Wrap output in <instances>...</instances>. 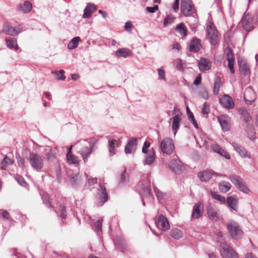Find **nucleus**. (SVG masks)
<instances>
[{"mask_svg":"<svg viewBox=\"0 0 258 258\" xmlns=\"http://www.w3.org/2000/svg\"><path fill=\"white\" fill-rule=\"evenodd\" d=\"M82 181L81 175L79 174H72L70 175V182L72 186L74 187L81 185L82 183Z\"/></svg>","mask_w":258,"mask_h":258,"instance_id":"obj_26","label":"nucleus"},{"mask_svg":"<svg viewBox=\"0 0 258 258\" xmlns=\"http://www.w3.org/2000/svg\"><path fill=\"white\" fill-rule=\"evenodd\" d=\"M96 9V6L94 4H89L84 10L83 17L84 18H89Z\"/></svg>","mask_w":258,"mask_h":258,"instance_id":"obj_29","label":"nucleus"},{"mask_svg":"<svg viewBox=\"0 0 258 258\" xmlns=\"http://www.w3.org/2000/svg\"><path fill=\"white\" fill-rule=\"evenodd\" d=\"M179 0H174L172 4V8L175 12H177L179 9Z\"/></svg>","mask_w":258,"mask_h":258,"instance_id":"obj_56","label":"nucleus"},{"mask_svg":"<svg viewBox=\"0 0 258 258\" xmlns=\"http://www.w3.org/2000/svg\"><path fill=\"white\" fill-rule=\"evenodd\" d=\"M147 11L150 13H153L155 12L158 9V5H154L153 7H147L146 8Z\"/></svg>","mask_w":258,"mask_h":258,"instance_id":"obj_58","label":"nucleus"},{"mask_svg":"<svg viewBox=\"0 0 258 258\" xmlns=\"http://www.w3.org/2000/svg\"><path fill=\"white\" fill-rule=\"evenodd\" d=\"M80 40V37H74L68 44L69 49L72 50L77 48Z\"/></svg>","mask_w":258,"mask_h":258,"instance_id":"obj_39","label":"nucleus"},{"mask_svg":"<svg viewBox=\"0 0 258 258\" xmlns=\"http://www.w3.org/2000/svg\"><path fill=\"white\" fill-rule=\"evenodd\" d=\"M159 79L166 81L165 73L162 68H159L157 70Z\"/></svg>","mask_w":258,"mask_h":258,"instance_id":"obj_53","label":"nucleus"},{"mask_svg":"<svg viewBox=\"0 0 258 258\" xmlns=\"http://www.w3.org/2000/svg\"><path fill=\"white\" fill-rule=\"evenodd\" d=\"M229 179L235 185V186L240 191L245 193L248 194L250 190L246 185V183L243 181V179L239 176L235 174H232L229 175Z\"/></svg>","mask_w":258,"mask_h":258,"instance_id":"obj_5","label":"nucleus"},{"mask_svg":"<svg viewBox=\"0 0 258 258\" xmlns=\"http://www.w3.org/2000/svg\"><path fill=\"white\" fill-rule=\"evenodd\" d=\"M99 187L100 199L103 203H104L108 200V194L106 192V189L105 186L101 183L99 184Z\"/></svg>","mask_w":258,"mask_h":258,"instance_id":"obj_31","label":"nucleus"},{"mask_svg":"<svg viewBox=\"0 0 258 258\" xmlns=\"http://www.w3.org/2000/svg\"><path fill=\"white\" fill-rule=\"evenodd\" d=\"M7 47L10 49L14 48L15 50L19 49V46L17 43V40L15 38L8 37L6 39Z\"/></svg>","mask_w":258,"mask_h":258,"instance_id":"obj_34","label":"nucleus"},{"mask_svg":"<svg viewBox=\"0 0 258 258\" xmlns=\"http://www.w3.org/2000/svg\"><path fill=\"white\" fill-rule=\"evenodd\" d=\"M199 68L201 71L209 70L211 67V62L207 58H202L198 63Z\"/></svg>","mask_w":258,"mask_h":258,"instance_id":"obj_24","label":"nucleus"},{"mask_svg":"<svg viewBox=\"0 0 258 258\" xmlns=\"http://www.w3.org/2000/svg\"><path fill=\"white\" fill-rule=\"evenodd\" d=\"M64 73V71L62 70H60L58 72L54 73L56 79L57 80H64L66 77L63 75Z\"/></svg>","mask_w":258,"mask_h":258,"instance_id":"obj_50","label":"nucleus"},{"mask_svg":"<svg viewBox=\"0 0 258 258\" xmlns=\"http://www.w3.org/2000/svg\"><path fill=\"white\" fill-rule=\"evenodd\" d=\"M60 211V217L62 218H65L66 216V207L63 205H60L59 208Z\"/></svg>","mask_w":258,"mask_h":258,"instance_id":"obj_55","label":"nucleus"},{"mask_svg":"<svg viewBox=\"0 0 258 258\" xmlns=\"http://www.w3.org/2000/svg\"><path fill=\"white\" fill-rule=\"evenodd\" d=\"M220 252L224 258H238L236 252L231 246L225 243H221Z\"/></svg>","mask_w":258,"mask_h":258,"instance_id":"obj_7","label":"nucleus"},{"mask_svg":"<svg viewBox=\"0 0 258 258\" xmlns=\"http://www.w3.org/2000/svg\"><path fill=\"white\" fill-rule=\"evenodd\" d=\"M95 142L90 143L87 140H81L74 144L76 150L81 155L84 163L88 161V158L92 154Z\"/></svg>","mask_w":258,"mask_h":258,"instance_id":"obj_1","label":"nucleus"},{"mask_svg":"<svg viewBox=\"0 0 258 258\" xmlns=\"http://www.w3.org/2000/svg\"><path fill=\"white\" fill-rule=\"evenodd\" d=\"M10 218L9 213L5 210H0V218H3L4 219L8 220Z\"/></svg>","mask_w":258,"mask_h":258,"instance_id":"obj_54","label":"nucleus"},{"mask_svg":"<svg viewBox=\"0 0 258 258\" xmlns=\"http://www.w3.org/2000/svg\"><path fill=\"white\" fill-rule=\"evenodd\" d=\"M219 102L223 107L227 109H232L234 106V103L232 98L228 95H223L219 99Z\"/></svg>","mask_w":258,"mask_h":258,"instance_id":"obj_15","label":"nucleus"},{"mask_svg":"<svg viewBox=\"0 0 258 258\" xmlns=\"http://www.w3.org/2000/svg\"><path fill=\"white\" fill-rule=\"evenodd\" d=\"M181 12L185 17L192 16L194 18L193 23H189L192 29L196 27L198 22V19L195 17L197 15L196 9L191 0H181L180 3Z\"/></svg>","mask_w":258,"mask_h":258,"instance_id":"obj_2","label":"nucleus"},{"mask_svg":"<svg viewBox=\"0 0 258 258\" xmlns=\"http://www.w3.org/2000/svg\"><path fill=\"white\" fill-rule=\"evenodd\" d=\"M176 30L182 36H186L187 35V30L183 23H181L176 26Z\"/></svg>","mask_w":258,"mask_h":258,"instance_id":"obj_40","label":"nucleus"},{"mask_svg":"<svg viewBox=\"0 0 258 258\" xmlns=\"http://www.w3.org/2000/svg\"><path fill=\"white\" fill-rule=\"evenodd\" d=\"M225 53L226 54V60L228 63V68L229 69L230 72L233 74L235 73L234 69L235 59L231 48L229 47H227L225 49Z\"/></svg>","mask_w":258,"mask_h":258,"instance_id":"obj_12","label":"nucleus"},{"mask_svg":"<svg viewBox=\"0 0 258 258\" xmlns=\"http://www.w3.org/2000/svg\"><path fill=\"white\" fill-rule=\"evenodd\" d=\"M211 148L214 152L218 153L225 159H230L229 154L226 150L221 148L219 145L213 144L211 146Z\"/></svg>","mask_w":258,"mask_h":258,"instance_id":"obj_21","label":"nucleus"},{"mask_svg":"<svg viewBox=\"0 0 258 258\" xmlns=\"http://www.w3.org/2000/svg\"><path fill=\"white\" fill-rule=\"evenodd\" d=\"M204 210L203 204L198 202L193 206L191 218L192 219H198L203 215Z\"/></svg>","mask_w":258,"mask_h":258,"instance_id":"obj_11","label":"nucleus"},{"mask_svg":"<svg viewBox=\"0 0 258 258\" xmlns=\"http://www.w3.org/2000/svg\"><path fill=\"white\" fill-rule=\"evenodd\" d=\"M227 227L231 236L233 239H238L242 237L243 232L237 222L230 220L228 222Z\"/></svg>","mask_w":258,"mask_h":258,"instance_id":"obj_3","label":"nucleus"},{"mask_svg":"<svg viewBox=\"0 0 258 258\" xmlns=\"http://www.w3.org/2000/svg\"><path fill=\"white\" fill-rule=\"evenodd\" d=\"M85 175L86 177V179H87V183L89 186L91 187L94 184L97 183V179L96 178H90L86 173H85Z\"/></svg>","mask_w":258,"mask_h":258,"instance_id":"obj_52","label":"nucleus"},{"mask_svg":"<svg viewBox=\"0 0 258 258\" xmlns=\"http://www.w3.org/2000/svg\"><path fill=\"white\" fill-rule=\"evenodd\" d=\"M15 28V32L16 34H15V36L17 35L19 33H20L23 29V27L21 25H18L16 27H14Z\"/></svg>","mask_w":258,"mask_h":258,"instance_id":"obj_62","label":"nucleus"},{"mask_svg":"<svg viewBox=\"0 0 258 258\" xmlns=\"http://www.w3.org/2000/svg\"><path fill=\"white\" fill-rule=\"evenodd\" d=\"M157 226L159 229L162 231H166L170 228L167 219L163 215L159 216L157 223Z\"/></svg>","mask_w":258,"mask_h":258,"instance_id":"obj_17","label":"nucleus"},{"mask_svg":"<svg viewBox=\"0 0 258 258\" xmlns=\"http://www.w3.org/2000/svg\"><path fill=\"white\" fill-rule=\"evenodd\" d=\"M108 142V148L109 155L110 156H113L117 152V150L115 147L118 146V141L115 139H113L111 141H109Z\"/></svg>","mask_w":258,"mask_h":258,"instance_id":"obj_32","label":"nucleus"},{"mask_svg":"<svg viewBox=\"0 0 258 258\" xmlns=\"http://www.w3.org/2000/svg\"><path fill=\"white\" fill-rule=\"evenodd\" d=\"M133 27V25L131 22H127L125 23L124 25V29L129 32L132 31V28Z\"/></svg>","mask_w":258,"mask_h":258,"instance_id":"obj_61","label":"nucleus"},{"mask_svg":"<svg viewBox=\"0 0 258 258\" xmlns=\"http://www.w3.org/2000/svg\"><path fill=\"white\" fill-rule=\"evenodd\" d=\"M211 196L213 199L219 201L222 204H225L226 203L225 198L215 192H212Z\"/></svg>","mask_w":258,"mask_h":258,"instance_id":"obj_46","label":"nucleus"},{"mask_svg":"<svg viewBox=\"0 0 258 258\" xmlns=\"http://www.w3.org/2000/svg\"><path fill=\"white\" fill-rule=\"evenodd\" d=\"M130 50L127 48H121L115 52V54L117 57H126L130 53Z\"/></svg>","mask_w":258,"mask_h":258,"instance_id":"obj_36","label":"nucleus"},{"mask_svg":"<svg viewBox=\"0 0 258 258\" xmlns=\"http://www.w3.org/2000/svg\"><path fill=\"white\" fill-rule=\"evenodd\" d=\"M18 166L21 168H24L25 166L24 159L21 157H17Z\"/></svg>","mask_w":258,"mask_h":258,"instance_id":"obj_59","label":"nucleus"},{"mask_svg":"<svg viewBox=\"0 0 258 258\" xmlns=\"http://www.w3.org/2000/svg\"><path fill=\"white\" fill-rule=\"evenodd\" d=\"M32 9V4L29 1H25L23 4H19L18 6V10L27 14L30 13Z\"/></svg>","mask_w":258,"mask_h":258,"instance_id":"obj_27","label":"nucleus"},{"mask_svg":"<svg viewBox=\"0 0 258 258\" xmlns=\"http://www.w3.org/2000/svg\"><path fill=\"white\" fill-rule=\"evenodd\" d=\"M241 23L243 28L246 31H250L254 27L253 18L251 15L249 14L245 15L243 17Z\"/></svg>","mask_w":258,"mask_h":258,"instance_id":"obj_14","label":"nucleus"},{"mask_svg":"<svg viewBox=\"0 0 258 258\" xmlns=\"http://www.w3.org/2000/svg\"><path fill=\"white\" fill-rule=\"evenodd\" d=\"M199 95L203 98L207 100L209 98V95L207 89L205 87H203L201 89Z\"/></svg>","mask_w":258,"mask_h":258,"instance_id":"obj_51","label":"nucleus"},{"mask_svg":"<svg viewBox=\"0 0 258 258\" xmlns=\"http://www.w3.org/2000/svg\"><path fill=\"white\" fill-rule=\"evenodd\" d=\"M181 118L180 117L179 115L176 114L175 115L172 119V129L174 132V136L176 135L179 127V123L180 122Z\"/></svg>","mask_w":258,"mask_h":258,"instance_id":"obj_33","label":"nucleus"},{"mask_svg":"<svg viewBox=\"0 0 258 258\" xmlns=\"http://www.w3.org/2000/svg\"><path fill=\"white\" fill-rule=\"evenodd\" d=\"M67 160L69 164H77L79 163L78 158L73 154L67 155Z\"/></svg>","mask_w":258,"mask_h":258,"instance_id":"obj_44","label":"nucleus"},{"mask_svg":"<svg viewBox=\"0 0 258 258\" xmlns=\"http://www.w3.org/2000/svg\"><path fill=\"white\" fill-rule=\"evenodd\" d=\"M169 167L176 174L181 173L184 169L183 165L178 158L171 159L169 163Z\"/></svg>","mask_w":258,"mask_h":258,"instance_id":"obj_9","label":"nucleus"},{"mask_svg":"<svg viewBox=\"0 0 258 258\" xmlns=\"http://www.w3.org/2000/svg\"><path fill=\"white\" fill-rule=\"evenodd\" d=\"M231 187V185L228 181H223L219 183V188L220 190L223 193H226L228 191Z\"/></svg>","mask_w":258,"mask_h":258,"instance_id":"obj_37","label":"nucleus"},{"mask_svg":"<svg viewBox=\"0 0 258 258\" xmlns=\"http://www.w3.org/2000/svg\"><path fill=\"white\" fill-rule=\"evenodd\" d=\"M232 145L241 157L251 158L250 154L247 152V150L243 147L236 143H233Z\"/></svg>","mask_w":258,"mask_h":258,"instance_id":"obj_18","label":"nucleus"},{"mask_svg":"<svg viewBox=\"0 0 258 258\" xmlns=\"http://www.w3.org/2000/svg\"><path fill=\"white\" fill-rule=\"evenodd\" d=\"M221 86V80L219 78H217L214 82L213 93L217 95L219 93V89Z\"/></svg>","mask_w":258,"mask_h":258,"instance_id":"obj_45","label":"nucleus"},{"mask_svg":"<svg viewBox=\"0 0 258 258\" xmlns=\"http://www.w3.org/2000/svg\"><path fill=\"white\" fill-rule=\"evenodd\" d=\"M175 18L171 15H168L165 18L163 21V25L164 26H167L169 25L172 23H173Z\"/></svg>","mask_w":258,"mask_h":258,"instance_id":"obj_49","label":"nucleus"},{"mask_svg":"<svg viewBox=\"0 0 258 258\" xmlns=\"http://www.w3.org/2000/svg\"><path fill=\"white\" fill-rule=\"evenodd\" d=\"M209 107L207 105V102H205L203 105L202 112L204 114H208L209 113Z\"/></svg>","mask_w":258,"mask_h":258,"instance_id":"obj_57","label":"nucleus"},{"mask_svg":"<svg viewBox=\"0 0 258 258\" xmlns=\"http://www.w3.org/2000/svg\"><path fill=\"white\" fill-rule=\"evenodd\" d=\"M218 174V173L214 172L212 170H206L200 172L198 176L202 181H207L211 179L213 175Z\"/></svg>","mask_w":258,"mask_h":258,"instance_id":"obj_23","label":"nucleus"},{"mask_svg":"<svg viewBox=\"0 0 258 258\" xmlns=\"http://www.w3.org/2000/svg\"><path fill=\"white\" fill-rule=\"evenodd\" d=\"M243 97L246 104L250 105L255 101L256 95L253 90L247 88L244 91Z\"/></svg>","mask_w":258,"mask_h":258,"instance_id":"obj_13","label":"nucleus"},{"mask_svg":"<svg viewBox=\"0 0 258 258\" xmlns=\"http://www.w3.org/2000/svg\"><path fill=\"white\" fill-rule=\"evenodd\" d=\"M29 161L33 170L40 171L43 168L44 161L42 156L37 153H30Z\"/></svg>","mask_w":258,"mask_h":258,"instance_id":"obj_4","label":"nucleus"},{"mask_svg":"<svg viewBox=\"0 0 258 258\" xmlns=\"http://www.w3.org/2000/svg\"><path fill=\"white\" fill-rule=\"evenodd\" d=\"M154 192L156 195V197L158 200H163L166 197V194L164 193L157 187H154Z\"/></svg>","mask_w":258,"mask_h":258,"instance_id":"obj_47","label":"nucleus"},{"mask_svg":"<svg viewBox=\"0 0 258 258\" xmlns=\"http://www.w3.org/2000/svg\"><path fill=\"white\" fill-rule=\"evenodd\" d=\"M215 234L217 236L219 242H221V243H223L222 241L224 240V238L223 237V234L222 232L220 231H216L215 232Z\"/></svg>","mask_w":258,"mask_h":258,"instance_id":"obj_60","label":"nucleus"},{"mask_svg":"<svg viewBox=\"0 0 258 258\" xmlns=\"http://www.w3.org/2000/svg\"><path fill=\"white\" fill-rule=\"evenodd\" d=\"M207 37L211 45H215L218 41V31L212 22H209L207 26Z\"/></svg>","mask_w":258,"mask_h":258,"instance_id":"obj_6","label":"nucleus"},{"mask_svg":"<svg viewBox=\"0 0 258 258\" xmlns=\"http://www.w3.org/2000/svg\"><path fill=\"white\" fill-rule=\"evenodd\" d=\"M45 152H46V159L48 162H52L56 159V150L52 149L50 147H45L44 148Z\"/></svg>","mask_w":258,"mask_h":258,"instance_id":"obj_25","label":"nucleus"},{"mask_svg":"<svg viewBox=\"0 0 258 258\" xmlns=\"http://www.w3.org/2000/svg\"><path fill=\"white\" fill-rule=\"evenodd\" d=\"M208 216L213 221H218L219 220V215L218 209L212 204H209L206 208Z\"/></svg>","mask_w":258,"mask_h":258,"instance_id":"obj_10","label":"nucleus"},{"mask_svg":"<svg viewBox=\"0 0 258 258\" xmlns=\"http://www.w3.org/2000/svg\"><path fill=\"white\" fill-rule=\"evenodd\" d=\"M137 147V139L133 138L130 140L125 147L124 152L126 154H133Z\"/></svg>","mask_w":258,"mask_h":258,"instance_id":"obj_22","label":"nucleus"},{"mask_svg":"<svg viewBox=\"0 0 258 258\" xmlns=\"http://www.w3.org/2000/svg\"><path fill=\"white\" fill-rule=\"evenodd\" d=\"M2 32L7 35L15 36V28L9 22H5L3 25Z\"/></svg>","mask_w":258,"mask_h":258,"instance_id":"obj_28","label":"nucleus"},{"mask_svg":"<svg viewBox=\"0 0 258 258\" xmlns=\"http://www.w3.org/2000/svg\"><path fill=\"white\" fill-rule=\"evenodd\" d=\"M128 180V175L126 174V170L125 169L120 175L119 178L118 179V184L119 185H123L127 183Z\"/></svg>","mask_w":258,"mask_h":258,"instance_id":"obj_41","label":"nucleus"},{"mask_svg":"<svg viewBox=\"0 0 258 258\" xmlns=\"http://www.w3.org/2000/svg\"><path fill=\"white\" fill-rule=\"evenodd\" d=\"M244 258H257L255 255L252 252H248L245 255Z\"/></svg>","mask_w":258,"mask_h":258,"instance_id":"obj_64","label":"nucleus"},{"mask_svg":"<svg viewBox=\"0 0 258 258\" xmlns=\"http://www.w3.org/2000/svg\"><path fill=\"white\" fill-rule=\"evenodd\" d=\"M161 152L166 155L171 154L174 149V145L172 140L169 138L163 139L160 145Z\"/></svg>","mask_w":258,"mask_h":258,"instance_id":"obj_8","label":"nucleus"},{"mask_svg":"<svg viewBox=\"0 0 258 258\" xmlns=\"http://www.w3.org/2000/svg\"><path fill=\"white\" fill-rule=\"evenodd\" d=\"M16 179L18 182L22 186H24L26 184V182L24 180V179L22 177H17Z\"/></svg>","mask_w":258,"mask_h":258,"instance_id":"obj_63","label":"nucleus"},{"mask_svg":"<svg viewBox=\"0 0 258 258\" xmlns=\"http://www.w3.org/2000/svg\"><path fill=\"white\" fill-rule=\"evenodd\" d=\"M42 199L43 201V203L46 205L47 207L53 208V207L52 205V203L50 201L49 198L47 195H43L42 196Z\"/></svg>","mask_w":258,"mask_h":258,"instance_id":"obj_48","label":"nucleus"},{"mask_svg":"<svg viewBox=\"0 0 258 258\" xmlns=\"http://www.w3.org/2000/svg\"><path fill=\"white\" fill-rule=\"evenodd\" d=\"M227 202L231 211L237 212L238 199L236 196H230L227 198Z\"/></svg>","mask_w":258,"mask_h":258,"instance_id":"obj_20","label":"nucleus"},{"mask_svg":"<svg viewBox=\"0 0 258 258\" xmlns=\"http://www.w3.org/2000/svg\"><path fill=\"white\" fill-rule=\"evenodd\" d=\"M218 119L223 131L226 132L230 130L231 127V123L230 118L227 115H220L218 117Z\"/></svg>","mask_w":258,"mask_h":258,"instance_id":"obj_16","label":"nucleus"},{"mask_svg":"<svg viewBox=\"0 0 258 258\" xmlns=\"http://www.w3.org/2000/svg\"><path fill=\"white\" fill-rule=\"evenodd\" d=\"M170 235L175 239H179L182 237L183 233L178 229H173L170 231Z\"/></svg>","mask_w":258,"mask_h":258,"instance_id":"obj_43","label":"nucleus"},{"mask_svg":"<svg viewBox=\"0 0 258 258\" xmlns=\"http://www.w3.org/2000/svg\"><path fill=\"white\" fill-rule=\"evenodd\" d=\"M103 219H99L94 223L93 229L99 235L102 232V223Z\"/></svg>","mask_w":258,"mask_h":258,"instance_id":"obj_42","label":"nucleus"},{"mask_svg":"<svg viewBox=\"0 0 258 258\" xmlns=\"http://www.w3.org/2000/svg\"><path fill=\"white\" fill-rule=\"evenodd\" d=\"M14 160L13 159L10 158L7 155L5 156L4 158L1 162L2 170H6L8 166L12 165L14 163Z\"/></svg>","mask_w":258,"mask_h":258,"instance_id":"obj_38","label":"nucleus"},{"mask_svg":"<svg viewBox=\"0 0 258 258\" xmlns=\"http://www.w3.org/2000/svg\"><path fill=\"white\" fill-rule=\"evenodd\" d=\"M238 63L240 72L244 75H247L249 73V67L246 62L241 58H238Z\"/></svg>","mask_w":258,"mask_h":258,"instance_id":"obj_30","label":"nucleus"},{"mask_svg":"<svg viewBox=\"0 0 258 258\" xmlns=\"http://www.w3.org/2000/svg\"><path fill=\"white\" fill-rule=\"evenodd\" d=\"M201 44L199 39L194 38L191 40L189 44V50L191 52H198L201 49Z\"/></svg>","mask_w":258,"mask_h":258,"instance_id":"obj_19","label":"nucleus"},{"mask_svg":"<svg viewBox=\"0 0 258 258\" xmlns=\"http://www.w3.org/2000/svg\"><path fill=\"white\" fill-rule=\"evenodd\" d=\"M155 154L154 149L152 148L149 151L148 155L146 156L145 164H152L155 161Z\"/></svg>","mask_w":258,"mask_h":258,"instance_id":"obj_35","label":"nucleus"}]
</instances>
